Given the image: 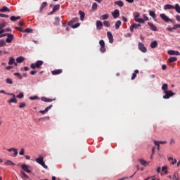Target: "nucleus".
<instances>
[{
    "label": "nucleus",
    "mask_w": 180,
    "mask_h": 180,
    "mask_svg": "<svg viewBox=\"0 0 180 180\" xmlns=\"http://www.w3.org/2000/svg\"><path fill=\"white\" fill-rule=\"evenodd\" d=\"M165 95L163 96V99H169L171 96H174L176 95L175 93H174L172 91H164Z\"/></svg>",
    "instance_id": "nucleus-1"
},
{
    "label": "nucleus",
    "mask_w": 180,
    "mask_h": 180,
    "mask_svg": "<svg viewBox=\"0 0 180 180\" xmlns=\"http://www.w3.org/2000/svg\"><path fill=\"white\" fill-rule=\"evenodd\" d=\"M36 162L39 164L40 165H41L45 169H48L47 165H46L44 161V157L40 156L39 158H37Z\"/></svg>",
    "instance_id": "nucleus-2"
},
{
    "label": "nucleus",
    "mask_w": 180,
    "mask_h": 180,
    "mask_svg": "<svg viewBox=\"0 0 180 180\" xmlns=\"http://www.w3.org/2000/svg\"><path fill=\"white\" fill-rule=\"evenodd\" d=\"M99 45L101 46V47L99 49L100 52L105 53L106 51V48H105V44L104 40L101 39L99 41Z\"/></svg>",
    "instance_id": "nucleus-3"
},
{
    "label": "nucleus",
    "mask_w": 180,
    "mask_h": 180,
    "mask_svg": "<svg viewBox=\"0 0 180 180\" xmlns=\"http://www.w3.org/2000/svg\"><path fill=\"white\" fill-rule=\"evenodd\" d=\"M44 64V61L42 60H38L36 62V63H32L31 64V68L32 69H36V68H41V66Z\"/></svg>",
    "instance_id": "nucleus-4"
},
{
    "label": "nucleus",
    "mask_w": 180,
    "mask_h": 180,
    "mask_svg": "<svg viewBox=\"0 0 180 180\" xmlns=\"http://www.w3.org/2000/svg\"><path fill=\"white\" fill-rule=\"evenodd\" d=\"M160 17L166 22H171L172 23H175L174 20L169 19L165 13L160 14Z\"/></svg>",
    "instance_id": "nucleus-5"
},
{
    "label": "nucleus",
    "mask_w": 180,
    "mask_h": 180,
    "mask_svg": "<svg viewBox=\"0 0 180 180\" xmlns=\"http://www.w3.org/2000/svg\"><path fill=\"white\" fill-rule=\"evenodd\" d=\"M138 48H139V49L141 52H143V53L147 52V49H146V47L145 45H144L143 43H141V42H139V43L138 44Z\"/></svg>",
    "instance_id": "nucleus-6"
},
{
    "label": "nucleus",
    "mask_w": 180,
    "mask_h": 180,
    "mask_svg": "<svg viewBox=\"0 0 180 180\" xmlns=\"http://www.w3.org/2000/svg\"><path fill=\"white\" fill-rule=\"evenodd\" d=\"M139 16H140L139 13H134V20L137 22H143V18H139Z\"/></svg>",
    "instance_id": "nucleus-7"
},
{
    "label": "nucleus",
    "mask_w": 180,
    "mask_h": 180,
    "mask_svg": "<svg viewBox=\"0 0 180 180\" xmlns=\"http://www.w3.org/2000/svg\"><path fill=\"white\" fill-rule=\"evenodd\" d=\"M9 95L13 96V98H11L9 101H8V103H18V100H17L15 94H13V93H10Z\"/></svg>",
    "instance_id": "nucleus-8"
},
{
    "label": "nucleus",
    "mask_w": 180,
    "mask_h": 180,
    "mask_svg": "<svg viewBox=\"0 0 180 180\" xmlns=\"http://www.w3.org/2000/svg\"><path fill=\"white\" fill-rule=\"evenodd\" d=\"M21 168L23 171H25V172H27L28 174H30L32 172V171L30 169V167L25 164L22 165Z\"/></svg>",
    "instance_id": "nucleus-9"
},
{
    "label": "nucleus",
    "mask_w": 180,
    "mask_h": 180,
    "mask_svg": "<svg viewBox=\"0 0 180 180\" xmlns=\"http://www.w3.org/2000/svg\"><path fill=\"white\" fill-rule=\"evenodd\" d=\"M107 37L109 43L112 44L114 42L113 35L111 32H107Z\"/></svg>",
    "instance_id": "nucleus-10"
},
{
    "label": "nucleus",
    "mask_w": 180,
    "mask_h": 180,
    "mask_svg": "<svg viewBox=\"0 0 180 180\" xmlns=\"http://www.w3.org/2000/svg\"><path fill=\"white\" fill-rule=\"evenodd\" d=\"M6 36L8 37V38L6 39V41L8 43H11L14 38L13 34L7 33Z\"/></svg>",
    "instance_id": "nucleus-11"
},
{
    "label": "nucleus",
    "mask_w": 180,
    "mask_h": 180,
    "mask_svg": "<svg viewBox=\"0 0 180 180\" xmlns=\"http://www.w3.org/2000/svg\"><path fill=\"white\" fill-rule=\"evenodd\" d=\"M139 162H140V164L144 167H146V166H149V164H150V162H147L145 160L143 159H139Z\"/></svg>",
    "instance_id": "nucleus-12"
},
{
    "label": "nucleus",
    "mask_w": 180,
    "mask_h": 180,
    "mask_svg": "<svg viewBox=\"0 0 180 180\" xmlns=\"http://www.w3.org/2000/svg\"><path fill=\"white\" fill-rule=\"evenodd\" d=\"M167 53L170 56H173V55L180 56V52L178 51L169 50L167 51Z\"/></svg>",
    "instance_id": "nucleus-13"
},
{
    "label": "nucleus",
    "mask_w": 180,
    "mask_h": 180,
    "mask_svg": "<svg viewBox=\"0 0 180 180\" xmlns=\"http://www.w3.org/2000/svg\"><path fill=\"white\" fill-rule=\"evenodd\" d=\"M139 27H141V24L134 23V24H132V25L130 26V28H129V29H130V31H131V32H133L134 29H137V28Z\"/></svg>",
    "instance_id": "nucleus-14"
},
{
    "label": "nucleus",
    "mask_w": 180,
    "mask_h": 180,
    "mask_svg": "<svg viewBox=\"0 0 180 180\" xmlns=\"http://www.w3.org/2000/svg\"><path fill=\"white\" fill-rule=\"evenodd\" d=\"M167 143V141H154V144L155 146H159V145H165Z\"/></svg>",
    "instance_id": "nucleus-15"
},
{
    "label": "nucleus",
    "mask_w": 180,
    "mask_h": 180,
    "mask_svg": "<svg viewBox=\"0 0 180 180\" xmlns=\"http://www.w3.org/2000/svg\"><path fill=\"white\" fill-rule=\"evenodd\" d=\"M148 25L149 26L150 29L153 31H158V27L154 25L152 22H148Z\"/></svg>",
    "instance_id": "nucleus-16"
},
{
    "label": "nucleus",
    "mask_w": 180,
    "mask_h": 180,
    "mask_svg": "<svg viewBox=\"0 0 180 180\" xmlns=\"http://www.w3.org/2000/svg\"><path fill=\"white\" fill-rule=\"evenodd\" d=\"M112 15L114 18H117L120 16V11L115 10L114 12L112 13Z\"/></svg>",
    "instance_id": "nucleus-17"
},
{
    "label": "nucleus",
    "mask_w": 180,
    "mask_h": 180,
    "mask_svg": "<svg viewBox=\"0 0 180 180\" xmlns=\"http://www.w3.org/2000/svg\"><path fill=\"white\" fill-rule=\"evenodd\" d=\"M78 20H79L78 18H75L72 19V20H70L69 22H68V25H69V26H72V25H74L75 22H78Z\"/></svg>",
    "instance_id": "nucleus-18"
},
{
    "label": "nucleus",
    "mask_w": 180,
    "mask_h": 180,
    "mask_svg": "<svg viewBox=\"0 0 180 180\" xmlns=\"http://www.w3.org/2000/svg\"><path fill=\"white\" fill-rule=\"evenodd\" d=\"M51 72H52V75H57L61 74L63 72V70L62 69L55 70Z\"/></svg>",
    "instance_id": "nucleus-19"
},
{
    "label": "nucleus",
    "mask_w": 180,
    "mask_h": 180,
    "mask_svg": "<svg viewBox=\"0 0 180 180\" xmlns=\"http://www.w3.org/2000/svg\"><path fill=\"white\" fill-rule=\"evenodd\" d=\"M102 27H103V22H101L100 20L96 21V29L101 30L102 29Z\"/></svg>",
    "instance_id": "nucleus-20"
},
{
    "label": "nucleus",
    "mask_w": 180,
    "mask_h": 180,
    "mask_svg": "<svg viewBox=\"0 0 180 180\" xmlns=\"http://www.w3.org/2000/svg\"><path fill=\"white\" fill-rule=\"evenodd\" d=\"M164 10H169V9H174V6L167 4L164 6Z\"/></svg>",
    "instance_id": "nucleus-21"
},
{
    "label": "nucleus",
    "mask_w": 180,
    "mask_h": 180,
    "mask_svg": "<svg viewBox=\"0 0 180 180\" xmlns=\"http://www.w3.org/2000/svg\"><path fill=\"white\" fill-rule=\"evenodd\" d=\"M139 73V70H135L134 72L132 74V76L131 77V80H134L135 78H136V75Z\"/></svg>",
    "instance_id": "nucleus-22"
},
{
    "label": "nucleus",
    "mask_w": 180,
    "mask_h": 180,
    "mask_svg": "<svg viewBox=\"0 0 180 180\" xmlns=\"http://www.w3.org/2000/svg\"><path fill=\"white\" fill-rule=\"evenodd\" d=\"M41 101L43 102H53V99L48 98L46 97H41Z\"/></svg>",
    "instance_id": "nucleus-23"
},
{
    "label": "nucleus",
    "mask_w": 180,
    "mask_h": 180,
    "mask_svg": "<svg viewBox=\"0 0 180 180\" xmlns=\"http://www.w3.org/2000/svg\"><path fill=\"white\" fill-rule=\"evenodd\" d=\"M158 46V43L157 41H153L150 43V47L153 49L157 48Z\"/></svg>",
    "instance_id": "nucleus-24"
},
{
    "label": "nucleus",
    "mask_w": 180,
    "mask_h": 180,
    "mask_svg": "<svg viewBox=\"0 0 180 180\" xmlns=\"http://www.w3.org/2000/svg\"><path fill=\"white\" fill-rule=\"evenodd\" d=\"M172 179L173 180H180L178 172H174V174L173 175V177H172Z\"/></svg>",
    "instance_id": "nucleus-25"
},
{
    "label": "nucleus",
    "mask_w": 180,
    "mask_h": 180,
    "mask_svg": "<svg viewBox=\"0 0 180 180\" xmlns=\"http://www.w3.org/2000/svg\"><path fill=\"white\" fill-rule=\"evenodd\" d=\"M5 165L6 166H15V163H13L11 160H6V162H5Z\"/></svg>",
    "instance_id": "nucleus-26"
},
{
    "label": "nucleus",
    "mask_w": 180,
    "mask_h": 180,
    "mask_svg": "<svg viewBox=\"0 0 180 180\" xmlns=\"http://www.w3.org/2000/svg\"><path fill=\"white\" fill-rule=\"evenodd\" d=\"M79 15H80V20L83 21L85 17V13L84 12L82 11H79Z\"/></svg>",
    "instance_id": "nucleus-27"
},
{
    "label": "nucleus",
    "mask_w": 180,
    "mask_h": 180,
    "mask_svg": "<svg viewBox=\"0 0 180 180\" xmlns=\"http://www.w3.org/2000/svg\"><path fill=\"white\" fill-rule=\"evenodd\" d=\"M10 9L6 7V6H4L2 8L0 9V12L1 13H5V12H10Z\"/></svg>",
    "instance_id": "nucleus-28"
},
{
    "label": "nucleus",
    "mask_w": 180,
    "mask_h": 180,
    "mask_svg": "<svg viewBox=\"0 0 180 180\" xmlns=\"http://www.w3.org/2000/svg\"><path fill=\"white\" fill-rule=\"evenodd\" d=\"M174 9L176 11V13H180V6L179 4H176Z\"/></svg>",
    "instance_id": "nucleus-29"
},
{
    "label": "nucleus",
    "mask_w": 180,
    "mask_h": 180,
    "mask_svg": "<svg viewBox=\"0 0 180 180\" xmlns=\"http://www.w3.org/2000/svg\"><path fill=\"white\" fill-rule=\"evenodd\" d=\"M60 19L59 17H55V22H53V25H60Z\"/></svg>",
    "instance_id": "nucleus-30"
},
{
    "label": "nucleus",
    "mask_w": 180,
    "mask_h": 180,
    "mask_svg": "<svg viewBox=\"0 0 180 180\" xmlns=\"http://www.w3.org/2000/svg\"><path fill=\"white\" fill-rule=\"evenodd\" d=\"M122 25V22L120 20H117L115 24V29L116 30H118L120 29V27Z\"/></svg>",
    "instance_id": "nucleus-31"
},
{
    "label": "nucleus",
    "mask_w": 180,
    "mask_h": 180,
    "mask_svg": "<svg viewBox=\"0 0 180 180\" xmlns=\"http://www.w3.org/2000/svg\"><path fill=\"white\" fill-rule=\"evenodd\" d=\"M60 5L56 4V5L53 6V8H52V10H53V12H56L58 10H60Z\"/></svg>",
    "instance_id": "nucleus-32"
},
{
    "label": "nucleus",
    "mask_w": 180,
    "mask_h": 180,
    "mask_svg": "<svg viewBox=\"0 0 180 180\" xmlns=\"http://www.w3.org/2000/svg\"><path fill=\"white\" fill-rule=\"evenodd\" d=\"M114 4L117 5L120 7H123L124 6V3L122 1H115Z\"/></svg>",
    "instance_id": "nucleus-33"
},
{
    "label": "nucleus",
    "mask_w": 180,
    "mask_h": 180,
    "mask_svg": "<svg viewBox=\"0 0 180 180\" xmlns=\"http://www.w3.org/2000/svg\"><path fill=\"white\" fill-rule=\"evenodd\" d=\"M149 15L151 16L153 19L156 18V14L154 11H148Z\"/></svg>",
    "instance_id": "nucleus-34"
},
{
    "label": "nucleus",
    "mask_w": 180,
    "mask_h": 180,
    "mask_svg": "<svg viewBox=\"0 0 180 180\" xmlns=\"http://www.w3.org/2000/svg\"><path fill=\"white\" fill-rule=\"evenodd\" d=\"M20 18H21L20 16H17V17L11 16L10 19L11 21H16L18 20H20Z\"/></svg>",
    "instance_id": "nucleus-35"
},
{
    "label": "nucleus",
    "mask_w": 180,
    "mask_h": 180,
    "mask_svg": "<svg viewBox=\"0 0 180 180\" xmlns=\"http://www.w3.org/2000/svg\"><path fill=\"white\" fill-rule=\"evenodd\" d=\"M167 89H168V84H163L162 85V90L165 91H167Z\"/></svg>",
    "instance_id": "nucleus-36"
},
{
    "label": "nucleus",
    "mask_w": 180,
    "mask_h": 180,
    "mask_svg": "<svg viewBox=\"0 0 180 180\" xmlns=\"http://www.w3.org/2000/svg\"><path fill=\"white\" fill-rule=\"evenodd\" d=\"M177 60V58L176 57H171L168 59V61L169 63H173Z\"/></svg>",
    "instance_id": "nucleus-37"
},
{
    "label": "nucleus",
    "mask_w": 180,
    "mask_h": 180,
    "mask_svg": "<svg viewBox=\"0 0 180 180\" xmlns=\"http://www.w3.org/2000/svg\"><path fill=\"white\" fill-rule=\"evenodd\" d=\"M24 60H25V58L22 56L18 57L16 59L17 63H22Z\"/></svg>",
    "instance_id": "nucleus-38"
},
{
    "label": "nucleus",
    "mask_w": 180,
    "mask_h": 180,
    "mask_svg": "<svg viewBox=\"0 0 180 180\" xmlns=\"http://www.w3.org/2000/svg\"><path fill=\"white\" fill-rule=\"evenodd\" d=\"M98 8V4L96 3H93L92 6H91V9L93 11H96L97 10Z\"/></svg>",
    "instance_id": "nucleus-39"
},
{
    "label": "nucleus",
    "mask_w": 180,
    "mask_h": 180,
    "mask_svg": "<svg viewBox=\"0 0 180 180\" xmlns=\"http://www.w3.org/2000/svg\"><path fill=\"white\" fill-rule=\"evenodd\" d=\"M142 20L143 22H140V23H145V21L149 20V18L146 16V15H143V19Z\"/></svg>",
    "instance_id": "nucleus-40"
},
{
    "label": "nucleus",
    "mask_w": 180,
    "mask_h": 180,
    "mask_svg": "<svg viewBox=\"0 0 180 180\" xmlns=\"http://www.w3.org/2000/svg\"><path fill=\"white\" fill-rule=\"evenodd\" d=\"M7 23L6 22H2L0 23V30H3L6 27Z\"/></svg>",
    "instance_id": "nucleus-41"
},
{
    "label": "nucleus",
    "mask_w": 180,
    "mask_h": 180,
    "mask_svg": "<svg viewBox=\"0 0 180 180\" xmlns=\"http://www.w3.org/2000/svg\"><path fill=\"white\" fill-rule=\"evenodd\" d=\"M14 76L18 77L19 79H22V76L18 72H15Z\"/></svg>",
    "instance_id": "nucleus-42"
},
{
    "label": "nucleus",
    "mask_w": 180,
    "mask_h": 180,
    "mask_svg": "<svg viewBox=\"0 0 180 180\" xmlns=\"http://www.w3.org/2000/svg\"><path fill=\"white\" fill-rule=\"evenodd\" d=\"M47 6V3L46 2H44L42 4H41V7H40V11H41L45 7H46Z\"/></svg>",
    "instance_id": "nucleus-43"
},
{
    "label": "nucleus",
    "mask_w": 180,
    "mask_h": 180,
    "mask_svg": "<svg viewBox=\"0 0 180 180\" xmlns=\"http://www.w3.org/2000/svg\"><path fill=\"white\" fill-rule=\"evenodd\" d=\"M109 18V15L108 14H105L101 15V20H106Z\"/></svg>",
    "instance_id": "nucleus-44"
},
{
    "label": "nucleus",
    "mask_w": 180,
    "mask_h": 180,
    "mask_svg": "<svg viewBox=\"0 0 180 180\" xmlns=\"http://www.w3.org/2000/svg\"><path fill=\"white\" fill-rule=\"evenodd\" d=\"M21 175L24 179H29V176L23 171H21Z\"/></svg>",
    "instance_id": "nucleus-45"
},
{
    "label": "nucleus",
    "mask_w": 180,
    "mask_h": 180,
    "mask_svg": "<svg viewBox=\"0 0 180 180\" xmlns=\"http://www.w3.org/2000/svg\"><path fill=\"white\" fill-rule=\"evenodd\" d=\"M15 63V59L12 57L10 58V60H9V62H8V64L10 65H13V63Z\"/></svg>",
    "instance_id": "nucleus-46"
},
{
    "label": "nucleus",
    "mask_w": 180,
    "mask_h": 180,
    "mask_svg": "<svg viewBox=\"0 0 180 180\" xmlns=\"http://www.w3.org/2000/svg\"><path fill=\"white\" fill-rule=\"evenodd\" d=\"M6 84H9L10 85H12V84H13V80H12V79H10V78H7L6 79Z\"/></svg>",
    "instance_id": "nucleus-47"
},
{
    "label": "nucleus",
    "mask_w": 180,
    "mask_h": 180,
    "mask_svg": "<svg viewBox=\"0 0 180 180\" xmlns=\"http://www.w3.org/2000/svg\"><path fill=\"white\" fill-rule=\"evenodd\" d=\"M25 106H26V103L25 102L19 103V108H20V109H22V108H25Z\"/></svg>",
    "instance_id": "nucleus-48"
},
{
    "label": "nucleus",
    "mask_w": 180,
    "mask_h": 180,
    "mask_svg": "<svg viewBox=\"0 0 180 180\" xmlns=\"http://www.w3.org/2000/svg\"><path fill=\"white\" fill-rule=\"evenodd\" d=\"M6 45V42L4 40H0V47L4 46Z\"/></svg>",
    "instance_id": "nucleus-49"
},
{
    "label": "nucleus",
    "mask_w": 180,
    "mask_h": 180,
    "mask_svg": "<svg viewBox=\"0 0 180 180\" xmlns=\"http://www.w3.org/2000/svg\"><path fill=\"white\" fill-rule=\"evenodd\" d=\"M16 98H18L19 99H22V98H24V94L22 92L20 93L18 96H16Z\"/></svg>",
    "instance_id": "nucleus-50"
},
{
    "label": "nucleus",
    "mask_w": 180,
    "mask_h": 180,
    "mask_svg": "<svg viewBox=\"0 0 180 180\" xmlns=\"http://www.w3.org/2000/svg\"><path fill=\"white\" fill-rule=\"evenodd\" d=\"M178 28H180V24L174 25L172 27L174 30H177Z\"/></svg>",
    "instance_id": "nucleus-51"
},
{
    "label": "nucleus",
    "mask_w": 180,
    "mask_h": 180,
    "mask_svg": "<svg viewBox=\"0 0 180 180\" xmlns=\"http://www.w3.org/2000/svg\"><path fill=\"white\" fill-rule=\"evenodd\" d=\"M37 99H39V97L37 96L30 97V101H36Z\"/></svg>",
    "instance_id": "nucleus-52"
},
{
    "label": "nucleus",
    "mask_w": 180,
    "mask_h": 180,
    "mask_svg": "<svg viewBox=\"0 0 180 180\" xmlns=\"http://www.w3.org/2000/svg\"><path fill=\"white\" fill-rule=\"evenodd\" d=\"M103 25L107 27H109L110 24L108 21H103Z\"/></svg>",
    "instance_id": "nucleus-53"
},
{
    "label": "nucleus",
    "mask_w": 180,
    "mask_h": 180,
    "mask_svg": "<svg viewBox=\"0 0 180 180\" xmlns=\"http://www.w3.org/2000/svg\"><path fill=\"white\" fill-rule=\"evenodd\" d=\"M80 25V23H76V25H70L72 28L75 29V28H77Z\"/></svg>",
    "instance_id": "nucleus-54"
},
{
    "label": "nucleus",
    "mask_w": 180,
    "mask_h": 180,
    "mask_svg": "<svg viewBox=\"0 0 180 180\" xmlns=\"http://www.w3.org/2000/svg\"><path fill=\"white\" fill-rule=\"evenodd\" d=\"M19 155L22 156L25 155V149L22 148L21 150L19 152Z\"/></svg>",
    "instance_id": "nucleus-55"
},
{
    "label": "nucleus",
    "mask_w": 180,
    "mask_h": 180,
    "mask_svg": "<svg viewBox=\"0 0 180 180\" xmlns=\"http://www.w3.org/2000/svg\"><path fill=\"white\" fill-rule=\"evenodd\" d=\"M32 30L30 28H27L25 30H24V32L31 33L32 32Z\"/></svg>",
    "instance_id": "nucleus-56"
},
{
    "label": "nucleus",
    "mask_w": 180,
    "mask_h": 180,
    "mask_svg": "<svg viewBox=\"0 0 180 180\" xmlns=\"http://www.w3.org/2000/svg\"><path fill=\"white\" fill-rule=\"evenodd\" d=\"M52 108H53V105H49V106L45 108V111L49 112V110H50V109H51Z\"/></svg>",
    "instance_id": "nucleus-57"
},
{
    "label": "nucleus",
    "mask_w": 180,
    "mask_h": 180,
    "mask_svg": "<svg viewBox=\"0 0 180 180\" xmlns=\"http://www.w3.org/2000/svg\"><path fill=\"white\" fill-rule=\"evenodd\" d=\"M14 152V154H13V157L15 158L17 157L18 154V149H15L13 150Z\"/></svg>",
    "instance_id": "nucleus-58"
},
{
    "label": "nucleus",
    "mask_w": 180,
    "mask_h": 180,
    "mask_svg": "<svg viewBox=\"0 0 180 180\" xmlns=\"http://www.w3.org/2000/svg\"><path fill=\"white\" fill-rule=\"evenodd\" d=\"M167 169H168L167 166H163L162 167V172H165V171L167 170Z\"/></svg>",
    "instance_id": "nucleus-59"
},
{
    "label": "nucleus",
    "mask_w": 180,
    "mask_h": 180,
    "mask_svg": "<svg viewBox=\"0 0 180 180\" xmlns=\"http://www.w3.org/2000/svg\"><path fill=\"white\" fill-rule=\"evenodd\" d=\"M0 17H2V18H8V17H9V15H6V14L0 13Z\"/></svg>",
    "instance_id": "nucleus-60"
},
{
    "label": "nucleus",
    "mask_w": 180,
    "mask_h": 180,
    "mask_svg": "<svg viewBox=\"0 0 180 180\" xmlns=\"http://www.w3.org/2000/svg\"><path fill=\"white\" fill-rule=\"evenodd\" d=\"M174 143H175L174 139H170V141H169V144H170V145H173V144H174Z\"/></svg>",
    "instance_id": "nucleus-61"
},
{
    "label": "nucleus",
    "mask_w": 180,
    "mask_h": 180,
    "mask_svg": "<svg viewBox=\"0 0 180 180\" xmlns=\"http://www.w3.org/2000/svg\"><path fill=\"white\" fill-rule=\"evenodd\" d=\"M0 94H4V95H9V94L6 93L4 90H1Z\"/></svg>",
    "instance_id": "nucleus-62"
},
{
    "label": "nucleus",
    "mask_w": 180,
    "mask_h": 180,
    "mask_svg": "<svg viewBox=\"0 0 180 180\" xmlns=\"http://www.w3.org/2000/svg\"><path fill=\"white\" fill-rule=\"evenodd\" d=\"M175 18L177 21L180 22V15H176Z\"/></svg>",
    "instance_id": "nucleus-63"
},
{
    "label": "nucleus",
    "mask_w": 180,
    "mask_h": 180,
    "mask_svg": "<svg viewBox=\"0 0 180 180\" xmlns=\"http://www.w3.org/2000/svg\"><path fill=\"white\" fill-rule=\"evenodd\" d=\"M16 29L19 30L20 32H25V30H23L21 27H17Z\"/></svg>",
    "instance_id": "nucleus-64"
}]
</instances>
